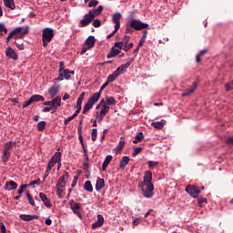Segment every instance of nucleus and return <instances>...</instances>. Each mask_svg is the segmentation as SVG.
Here are the masks:
<instances>
[{
    "label": "nucleus",
    "instance_id": "1",
    "mask_svg": "<svg viewBox=\"0 0 233 233\" xmlns=\"http://www.w3.org/2000/svg\"><path fill=\"white\" fill-rule=\"evenodd\" d=\"M104 7L99 5L97 8L90 9L89 13L84 15V19L80 21L81 26L85 27L92 23L96 16L101 15Z\"/></svg>",
    "mask_w": 233,
    "mask_h": 233
},
{
    "label": "nucleus",
    "instance_id": "2",
    "mask_svg": "<svg viewBox=\"0 0 233 233\" xmlns=\"http://www.w3.org/2000/svg\"><path fill=\"white\" fill-rule=\"evenodd\" d=\"M69 175L67 171H65L63 176L59 177L56 183V194L58 198H62V194L66 190V182L68 181Z\"/></svg>",
    "mask_w": 233,
    "mask_h": 233
},
{
    "label": "nucleus",
    "instance_id": "3",
    "mask_svg": "<svg viewBox=\"0 0 233 233\" xmlns=\"http://www.w3.org/2000/svg\"><path fill=\"white\" fill-rule=\"evenodd\" d=\"M204 189V187L201 186V187H198L195 185H187L186 187V193H187L189 196L193 198H198V195L201 193V190Z\"/></svg>",
    "mask_w": 233,
    "mask_h": 233
},
{
    "label": "nucleus",
    "instance_id": "4",
    "mask_svg": "<svg viewBox=\"0 0 233 233\" xmlns=\"http://www.w3.org/2000/svg\"><path fill=\"white\" fill-rule=\"evenodd\" d=\"M138 187L143 191V196L149 198L153 197L154 185L153 184H139Z\"/></svg>",
    "mask_w": 233,
    "mask_h": 233
},
{
    "label": "nucleus",
    "instance_id": "5",
    "mask_svg": "<svg viewBox=\"0 0 233 233\" xmlns=\"http://www.w3.org/2000/svg\"><path fill=\"white\" fill-rule=\"evenodd\" d=\"M69 205H70L71 210L74 212V214L77 218H82L83 215L81 213V210H82L81 204L80 203H76L74 199H70L69 200Z\"/></svg>",
    "mask_w": 233,
    "mask_h": 233
},
{
    "label": "nucleus",
    "instance_id": "6",
    "mask_svg": "<svg viewBox=\"0 0 233 233\" xmlns=\"http://www.w3.org/2000/svg\"><path fill=\"white\" fill-rule=\"evenodd\" d=\"M128 24L130 25L131 27L134 28L135 31H141V30H144L145 28L148 27V24L143 23V22H141L139 20H136V19L130 20L128 22Z\"/></svg>",
    "mask_w": 233,
    "mask_h": 233
},
{
    "label": "nucleus",
    "instance_id": "7",
    "mask_svg": "<svg viewBox=\"0 0 233 233\" xmlns=\"http://www.w3.org/2000/svg\"><path fill=\"white\" fill-rule=\"evenodd\" d=\"M60 161H61V152H56V153L51 157V159L49 160L46 168H47L49 171H51L52 168H53L54 167H56L57 163H60Z\"/></svg>",
    "mask_w": 233,
    "mask_h": 233
},
{
    "label": "nucleus",
    "instance_id": "8",
    "mask_svg": "<svg viewBox=\"0 0 233 233\" xmlns=\"http://www.w3.org/2000/svg\"><path fill=\"white\" fill-rule=\"evenodd\" d=\"M134 61H135V58H134V57L129 58V59L127 60V64L118 66V67L116 69V71H115V73H116V75L117 76V77H118L119 76L123 75V73H124L127 68H129V67L131 66V64H132Z\"/></svg>",
    "mask_w": 233,
    "mask_h": 233
},
{
    "label": "nucleus",
    "instance_id": "9",
    "mask_svg": "<svg viewBox=\"0 0 233 233\" xmlns=\"http://www.w3.org/2000/svg\"><path fill=\"white\" fill-rule=\"evenodd\" d=\"M45 101V97L41 95H33L30 98L25 101L23 105V107L25 108L32 105L34 102Z\"/></svg>",
    "mask_w": 233,
    "mask_h": 233
},
{
    "label": "nucleus",
    "instance_id": "10",
    "mask_svg": "<svg viewBox=\"0 0 233 233\" xmlns=\"http://www.w3.org/2000/svg\"><path fill=\"white\" fill-rule=\"evenodd\" d=\"M54 29L46 27L43 30L42 40L51 42L54 38Z\"/></svg>",
    "mask_w": 233,
    "mask_h": 233
},
{
    "label": "nucleus",
    "instance_id": "11",
    "mask_svg": "<svg viewBox=\"0 0 233 233\" xmlns=\"http://www.w3.org/2000/svg\"><path fill=\"white\" fill-rule=\"evenodd\" d=\"M60 89L61 86L58 85V83H55L54 86H51V87L48 89V94L50 95L51 98L56 97Z\"/></svg>",
    "mask_w": 233,
    "mask_h": 233
},
{
    "label": "nucleus",
    "instance_id": "12",
    "mask_svg": "<svg viewBox=\"0 0 233 233\" xmlns=\"http://www.w3.org/2000/svg\"><path fill=\"white\" fill-rule=\"evenodd\" d=\"M130 39H131V36L124 35L123 40L121 42L115 43V47L123 49V47H125L127 45H128Z\"/></svg>",
    "mask_w": 233,
    "mask_h": 233
},
{
    "label": "nucleus",
    "instance_id": "13",
    "mask_svg": "<svg viewBox=\"0 0 233 233\" xmlns=\"http://www.w3.org/2000/svg\"><path fill=\"white\" fill-rule=\"evenodd\" d=\"M19 218L25 222L33 221L34 219H38V215H28V214H20Z\"/></svg>",
    "mask_w": 233,
    "mask_h": 233
},
{
    "label": "nucleus",
    "instance_id": "14",
    "mask_svg": "<svg viewBox=\"0 0 233 233\" xmlns=\"http://www.w3.org/2000/svg\"><path fill=\"white\" fill-rule=\"evenodd\" d=\"M120 18H121V14L120 13H116L113 15V23L115 24V29L116 31L119 30L120 27Z\"/></svg>",
    "mask_w": 233,
    "mask_h": 233
},
{
    "label": "nucleus",
    "instance_id": "15",
    "mask_svg": "<svg viewBox=\"0 0 233 233\" xmlns=\"http://www.w3.org/2000/svg\"><path fill=\"white\" fill-rule=\"evenodd\" d=\"M197 87H198V83L197 82H193V86L186 89L185 92L182 93L181 96L182 97L190 96V95L195 92Z\"/></svg>",
    "mask_w": 233,
    "mask_h": 233
},
{
    "label": "nucleus",
    "instance_id": "16",
    "mask_svg": "<svg viewBox=\"0 0 233 233\" xmlns=\"http://www.w3.org/2000/svg\"><path fill=\"white\" fill-rule=\"evenodd\" d=\"M120 48L115 47L114 46L110 49V53H108V55L106 56L107 59H112V57H116V56H118L121 53Z\"/></svg>",
    "mask_w": 233,
    "mask_h": 233
},
{
    "label": "nucleus",
    "instance_id": "17",
    "mask_svg": "<svg viewBox=\"0 0 233 233\" xmlns=\"http://www.w3.org/2000/svg\"><path fill=\"white\" fill-rule=\"evenodd\" d=\"M143 185H152V171L147 170L144 176Z\"/></svg>",
    "mask_w": 233,
    "mask_h": 233
},
{
    "label": "nucleus",
    "instance_id": "18",
    "mask_svg": "<svg viewBox=\"0 0 233 233\" xmlns=\"http://www.w3.org/2000/svg\"><path fill=\"white\" fill-rule=\"evenodd\" d=\"M5 56H9L11 59L15 61L18 59V56L16 55L15 51L11 47H7L5 49Z\"/></svg>",
    "mask_w": 233,
    "mask_h": 233
},
{
    "label": "nucleus",
    "instance_id": "19",
    "mask_svg": "<svg viewBox=\"0 0 233 233\" xmlns=\"http://www.w3.org/2000/svg\"><path fill=\"white\" fill-rule=\"evenodd\" d=\"M97 220L96 222H94V224H92V228L93 229H96V228H98L99 227H101L104 222H105V219H104V217H102L101 214H98L97 217H96Z\"/></svg>",
    "mask_w": 233,
    "mask_h": 233
},
{
    "label": "nucleus",
    "instance_id": "20",
    "mask_svg": "<svg viewBox=\"0 0 233 233\" xmlns=\"http://www.w3.org/2000/svg\"><path fill=\"white\" fill-rule=\"evenodd\" d=\"M96 43V38L94 35H89L86 40L85 41V46H87L88 49L94 47Z\"/></svg>",
    "mask_w": 233,
    "mask_h": 233
},
{
    "label": "nucleus",
    "instance_id": "21",
    "mask_svg": "<svg viewBox=\"0 0 233 233\" xmlns=\"http://www.w3.org/2000/svg\"><path fill=\"white\" fill-rule=\"evenodd\" d=\"M129 161H130V158L128 156H123L122 159L120 160V163H119V167L122 170H124L127 167V166L128 165Z\"/></svg>",
    "mask_w": 233,
    "mask_h": 233
},
{
    "label": "nucleus",
    "instance_id": "22",
    "mask_svg": "<svg viewBox=\"0 0 233 233\" xmlns=\"http://www.w3.org/2000/svg\"><path fill=\"white\" fill-rule=\"evenodd\" d=\"M39 198L40 199L44 202L45 206L46 208H52V203L50 202V200L48 199V198L45 195V193L40 192L39 193Z\"/></svg>",
    "mask_w": 233,
    "mask_h": 233
},
{
    "label": "nucleus",
    "instance_id": "23",
    "mask_svg": "<svg viewBox=\"0 0 233 233\" xmlns=\"http://www.w3.org/2000/svg\"><path fill=\"white\" fill-rule=\"evenodd\" d=\"M29 33L28 27H21V31L15 35V39H22L24 38L25 35Z\"/></svg>",
    "mask_w": 233,
    "mask_h": 233
},
{
    "label": "nucleus",
    "instance_id": "24",
    "mask_svg": "<svg viewBox=\"0 0 233 233\" xmlns=\"http://www.w3.org/2000/svg\"><path fill=\"white\" fill-rule=\"evenodd\" d=\"M112 159H113V156L111 155H107L106 157L104 162L102 163V171H106V167L111 163Z\"/></svg>",
    "mask_w": 233,
    "mask_h": 233
},
{
    "label": "nucleus",
    "instance_id": "25",
    "mask_svg": "<svg viewBox=\"0 0 233 233\" xmlns=\"http://www.w3.org/2000/svg\"><path fill=\"white\" fill-rule=\"evenodd\" d=\"M101 98V91L93 94L88 100L90 101V103L94 106L95 103H96L99 99Z\"/></svg>",
    "mask_w": 233,
    "mask_h": 233
},
{
    "label": "nucleus",
    "instance_id": "26",
    "mask_svg": "<svg viewBox=\"0 0 233 233\" xmlns=\"http://www.w3.org/2000/svg\"><path fill=\"white\" fill-rule=\"evenodd\" d=\"M3 2L6 8L11 9V10L16 9L15 0H3Z\"/></svg>",
    "mask_w": 233,
    "mask_h": 233
},
{
    "label": "nucleus",
    "instance_id": "27",
    "mask_svg": "<svg viewBox=\"0 0 233 233\" xmlns=\"http://www.w3.org/2000/svg\"><path fill=\"white\" fill-rule=\"evenodd\" d=\"M106 186L104 178L97 177L96 184V189L98 192V190H101Z\"/></svg>",
    "mask_w": 233,
    "mask_h": 233
},
{
    "label": "nucleus",
    "instance_id": "28",
    "mask_svg": "<svg viewBox=\"0 0 233 233\" xmlns=\"http://www.w3.org/2000/svg\"><path fill=\"white\" fill-rule=\"evenodd\" d=\"M61 106V96H57L52 100V107L58 108Z\"/></svg>",
    "mask_w": 233,
    "mask_h": 233
},
{
    "label": "nucleus",
    "instance_id": "29",
    "mask_svg": "<svg viewBox=\"0 0 233 233\" xmlns=\"http://www.w3.org/2000/svg\"><path fill=\"white\" fill-rule=\"evenodd\" d=\"M86 92H83L76 100V108H82V102L85 99Z\"/></svg>",
    "mask_w": 233,
    "mask_h": 233
},
{
    "label": "nucleus",
    "instance_id": "30",
    "mask_svg": "<svg viewBox=\"0 0 233 233\" xmlns=\"http://www.w3.org/2000/svg\"><path fill=\"white\" fill-rule=\"evenodd\" d=\"M84 189L86 192H89V193H93L94 192V187H93V185H92V183L90 181H86L85 182Z\"/></svg>",
    "mask_w": 233,
    "mask_h": 233
},
{
    "label": "nucleus",
    "instance_id": "31",
    "mask_svg": "<svg viewBox=\"0 0 233 233\" xmlns=\"http://www.w3.org/2000/svg\"><path fill=\"white\" fill-rule=\"evenodd\" d=\"M5 187L8 189V190H15L17 188V184L16 182L15 181H9V182H6L5 183Z\"/></svg>",
    "mask_w": 233,
    "mask_h": 233
},
{
    "label": "nucleus",
    "instance_id": "32",
    "mask_svg": "<svg viewBox=\"0 0 233 233\" xmlns=\"http://www.w3.org/2000/svg\"><path fill=\"white\" fill-rule=\"evenodd\" d=\"M20 32H22V27H16L13 31H11L7 36L9 39H12V38L15 37V35Z\"/></svg>",
    "mask_w": 233,
    "mask_h": 233
},
{
    "label": "nucleus",
    "instance_id": "33",
    "mask_svg": "<svg viewBox=\"0 0 233 233\" xmlns=\"http://www.w3.org/2000/svg\"><path fill=\"white\" fill-rule=\"evenodd\" d=\"M143 138H144L143 132H138V133L136 135V137H135V138H134V140H133V143H134V144H137V143H139V142H142Z\"/></svg>",
    "mask_w": 233,
    "mask_h": 233
},
{
    "label": "nucleus",
    "instance_id": "34",
    "mask_svg": "<svg viewBox=\"0 0 233 233\" xmlns=\"http://www.w3.org/2000/svg\"><path fill=\"white\" fill-rule=\"evenodd\" d=\"M63 73V76H64V78L68 80L71 78L72 76L75 75V72L74 71H70L68 69H66Z\"/></svg>",
    "mask_w": 233,
    "mask_h": 233
},
{
    "label": "nucleus",
    "instance_id": "35",
    "mask_svg": "<svg viewBox=\"0 0 233 233\" xmlns=\"http://www.w3.org/2000/svg\"><path fill=\"white\" fill-rule=\"evenodd\" d=\"M208 53V49H203L198 52V55L196 56V62L200 63L201 62V57L205 56Z\"/></svg>",
    "mask_w": 233,
    "mask_h": 233
},
{
    "label": "nucleus",
    "instance_id": "36",
    "mask_svg": "<svg viewBox=\"0 0 233 233\" xmlns=\"http://www.w3.org/2000/svg\"><path fill=\"white\" fill-rule=\"evenodd\" d=\"M82 126H78L77 127V132H78V140L80 142V144L82 145V147H84V138L82 137Z\"/></svg>",
    "mask_w": 233,
    "mask_h": 233
},
{
    "label": "nucleus",
    "instance_id": "37",
    "mask_svg": "<svg viewBox=\"0 0 233 233\" xmlns=\"http://www.w3.org/2000/svg\"><path fill=\"white\" fill-rule=\"evenodd\" d=\"M94 105L91 103V101L88 99L87 103L84 106L83 114H86L88 110H90Z\"/></svg>",
    "mask_w": 233,
    "mask_h": 233
},
{
    "label": "nucleus",
    "instance_id": "38",
    "mask_svg": "<svg viewBox=\"0 0 233 233\" xmlns=\"http://www.w3.org/2000/svg\"><path fill=\"white\" fill-rule=\"evenodd\" d=\"M11 153L3 151V155L1 157L3 163H7V161L10 159Z\"/></svg>",
    "mask_w": 233,
    "mask_h": 233
},
{
    "label": "nucleus",
    "instance_id": "39",
    "mask_svg": "<svg viewBox=\"0 0 233 233\" xmlns=\"http://www.w3.org/2000/svg\"><path fill=\"white\" fill-rule=\"evenodd\" d=\"M151 125L157 129H162L165 127V123L163 122H153Z\"/></svg>",
    "mask_w": 233,
    "mask_h": 233
},
{
    "label": "nucleus",
    "instance_id": "40",
    "mask_svg": "<svg viewBox=\"0 0 233 233\" xmlns=\"http://www.w3.org/2000/svg\"><path fill=\"white\" fill-rule=\"evenodd\" d=\"M12 147H13L12 141L5 142V148L3 149V151L10 153V149L12 148Z\"/></svg>",
    "mask_w": 233,
    "mask_h": 233
},
{
    "label": "nucleus",
    "instance_id": "41",
    "mask_svg": "<svg viewBox=\"0 0 233 233\" xmlns=\"http://www.w3.org/2000/svg\"><path fill=\"white\" fill-rule=\"evenodd\" d=\"M116 78H117V76L116 75V71H115L113 74H111V75L108 76L106 82H107L108 84L114 83Z\"/></svg>",
    "mask_w": 233,
    "mask_h": 233
},
{
    "label": "nucleus",
    "instance_id": "42",
    "mask_svg": "<svg viewBox=\"0 0 233 233\" xmlns=\"http://www.w3.org/2000/svg\"><path fill=\"white\" fill-rule=\"evenodd\" d=\"M27 200L29 201V203L31 204L32 207H35V199L33 198V197L30 195V192H26L25 193Z\"/></svg>",
    "mask_w": 233,
    "mask_h": 233
},
{
    "label": "nucleus",
    "instance_id": "43",
    "mask_svg": "<svg viewBox=\"0 0 233 233\" xmlns=\"http://www.w3.org/2000/svg\"><path fill=\"white\" fill-rule=\"evenodd\" d=\"M109 109H110L109 106H105L102 108L101 112H100L101 117L106 116V114L108 113Z\"/></svg>",
    "mask_w": 233,
    "mask_h": 233
},
{
    "label": "nucleus",
    "instance_id": "44",
    "mask_svg": "<svg viewBox=\"0 0 233 233\" xmlns=\"http://www.w3.org/2000/svg\"><path fill=\"white\" fill-rule=\"evenodd\" d=\"M46 123L44 120H42L37 124V129L39 131H43L46 128Z\"/></svg>",
    "mask_w": 233,
    "mask_h": 233
},
{
    "label": "nucleus",
    "instance_id": "45",
    "mask_svg": "<svg viewBox=\"0 0 233 233\" xmlns=\"http://www.w3.org/2000/svg\"><path fill=\"white\" fill-rule=\"evenodd\" d=\"M106 105L108 106H114L116 105V99L114 96H109L106 98Z\"/></svg>",
    "mask_w": 233,
    "mask_h": 233
},
{
    "label": "nucleus",
    "instance_id": "46",
    "mask_svg": "<svg viewBox=\"0 0 233 233\" xmlns=\"http://www.w3.org/2000/svg\"><path fill=\"white\" fill-rule=\"evenodd\" d=\"M97 138V129L95 127L94 129H92L91 132V139L93 142H95Z\"/></svg>",
    "mask_w": 233,
    "mask_h": 233
},
{
    "label": "nucleus",
    "instance_id": "47",
    "mask_svg": "<svg viewBox=\"0 0 233 233\" xmlns=\"http://www.w3.org/2000/svg\"><path fill=\"white\" fill-rule=\"evenodd\" d=\"M29 187L28 184L21 185L20 187L18 188V194L19 196H22L24 191Z\"/></svg>",
    "mask_w": 233,
    "mask_h": 233
},
{
    "label": "nucleus",
    "instance_id": "48",
    "mask_svg": "<svg viewBox=\"0 0 233 233\" xmlns=\"http://www.w3.org/2000/svg\"><path fill=\"white\" fill-rule=\"evenodd\" d=\"M147 31H144L143 35H142V38L141 40L139 41V46H144V43L146 41V38H147Z\"/></svg>",
    "mask_w": 233,
    "mask_h": 233
},
{
    "label": "nucleus",
    "instance_id": "49",
    "mask_svg": "<svg viewBox=\"0 0 233 233\" xmlns=\"http://www.w3.org/2000/svg\"><path fill=\"white\" fill-rule=\"evenodd\" d=\"M226 91H232L233 90V80L228 83H226Z\"/></svg>",
    "mask_w": 233,
    "mask_h": 233
},
{
    "label": "nucleus",
    "instance_id": "50",
    "mask_svg": "<svg viewBox=\"0 0 233 233\" xmlns=\"http://www.w3.org/2000/svg\"><path fill=\"white\" fill-rule=\"evenodd\" d=\"M198 207H202V204L203 203H207L208 202V199L206 198H203V197H199L198 198Z\"/></svg>",
    "mask_w": 233,
    "mask_h": 233
},
{
    "label": "nucleus",
    "instance_id": "51",
    "mask_svg": "<svg viewBox=\"0 0 233 233\" xmlns=\"http://www.w3.org/2000/svg\"><path fill=\"white\" fill-rule=\"evenodd\" d=\"M134 46L133 43H129L127 45H126L122 49L124 50V52H128L129 49H132V47Z\"/></svg>",
    "mask_w": 233,
    "mask_h": 233
},
{
    "label": "nucleus",
    "instance_id": "52",
    "mask_svg": "<svg viewBox=\"0 0 233 233\" xmlns=\"http://www.w3.org/2000/svg\"><path fill=\"white\" fill-rule=\"evenodd\" d=\"M64 74H63V72H59L58 71V76H57V78H55V80L56 81H57V82H62V80H64Z\"/></svg>",
    "mask_w": 233,
    "mask_h": 233
},
{
    "label": "nucleus",
    "instance_id": "53",
    "mask_svg": "<svg viewBox=\"0 0 233 233\" xmlns=\"http://www.w3.org/2000/svg\"><path fill=\"white\" fill-rule=\"evenodd\" d=\"M142 150H143V148L140 147H136L134 153L132 154V156H133V157L138 156V154H139L140 152H142Z\"/></svg>",
    "mask_w": 233,
    "mask_h": 233
},
{
    "label": "nucleus",
    "instance_id": "54",
    "mask_svg": "<svg viewBox=\"0 0 233 233\" xmlns=\"http://www.w3.org/2000/svg\"><path fill=\"white\" fill-rule=\"evenodd\" d=\"M99 4V2L97 0H91L89 1V8H92L93 6H96Z\"/></svg>",
    "mask_w": 233,
    "mask_h": 233
},
{
    "label": "nucleus",
    "instance_id": "55",
    "mask_svg": "<svg viewBox=\"0 0 233 233\" xmlns=\"http://www.w3.org/2000/svg\"><path fill=\"white\" fill-rule=\"evenodd\" d=\"M40 182H41L40 178H37V179L35 180V181H31V182L28 184V187H32V186H35V185L39 186V185H40Z\"/></svg>",
    "mask_w": 233,
    "mask_h": 233
},
{
    "label": "nucleus",
    "instance_id": "56",
    "mask_svg": "<svg viewBox=\"0 0 233 233\" xmlns=\"http://www.w3.org/2000/svg\"><path fill=\"white\" fill-rule=\"evenodd\" d=\"M147 164H148V167H157V166L158 165V162H157V161L149 160V161L147 162Z\"/></svg>",
    "mask_w": 233,
    "mask_h": 233
},
{
    "label": "nucleus",
    "instance_id": "57",
    "mask_svg": "<svg viewBox=\"0 0 233 233\" xmlns=\"http://www.w3.org/2000/svg\"><path fill=\"white\" fill-rule=\"evenodd\" d=\"M92 25L95 26V27H99V26H101V20L96 19V20L93 22Z\"/></svg>",
    "mask_w": 233,
    "mask_h": 233
},
{
    "label": "nucleus",
    "instance_id": "58",
    "mask_svg": "<svg viewBox=\"0 0 233 233\" xmlns=\"http://www.w3.org/2000/svg\"><path fill=\"white\" fill-rule=\"evenodd\" d=\"M134 32L133 27L131 26V24H129V25H127V29H126V34H130L132 35Z\"/></svg>",
    "mask_w": 233,
    "mask_h": 233
},
{
    "label": "nucleus",
    "instance_id": "59",
    "mask_svg": "<svg viewBox=\"0 0 233 233\" xmlns=\"http://www.w3.org/2000/svg\"><path fill=\"white\" fill-rule=\"evenodd\" d=\"M0 231H1V233H6V228L4 224V222H0Z\"/></svg>",
    "mask_w": 233,
    "mask_h": 233
},
{
    "label": "nucleus",
    "instance_id": "60",
    "mask_svg": "<svg viewBox=\"0 0 233 233\" xmlns=\"http://www.w3.org/2000/svg\"><path fill=\"white\" fill-rule=\"evenodd\" d=\"M77 181H78V177H77V176H75V177L73 178V182H72V184H71V187H72V188H74V187H76Z\"/></svg>",
    "mask_w": 233,
    "mask_h": 233
},
{
    "label": "nucleus",
    "instance_id": "61",
    "mask_svg": "<svg viewBox=\"0 0 233 233\" xmlns=\"http://www.w3.org/2000/svg\"><path fill=\"white\" fill-rule=\"evenodd\" d=\"M66 69H65V63L64 62H60L59 63V70L58 72H64Z\"/></svg>",
    "mask_w": 233,
    "mask_h": 233
},
{
    "label": "nucleus",
    "instance_id": "62",
    "mask_svg": "<svg viewBox=\"0 0 233 233\" xmlns=\"http://www.w3.org/2000/svg\"><path fill=\"white\" fill-rule=\"evenodd\" d=\"M126 145L125 140H123V138H121V140L119 141V150H122L124 148V146Z\"/></svg>",
    "mask_w": 233,
    "mask_h": 233
},
{
    "label": "nucleus",
    "instance_id": "63",
    "mask_svg": "<svg viewBox=\"0 0 233 233\" xmlns=\"http://www.w3.org/2000/svg\"><path fill=\"white\" fill-rule=\"evenodd\" d=\"M226 144H227V145H233V137H228V138L226 139Z\"/></svg>",
    "mask_w": 233,
    "mask_h": 233
},
{
    "label": "nucleus",
    "instance_id": "64",
    "mask_svg": "<svg viewBox=\"0 0 233 233\" xmlns=\"http://www.w3.org/2000/svg\"><path fill=\"white\" fill-rule=\"evenodd\" d=\"M15 45L20 50H24L25 49V46L23 44H17L16 42H15Z\"/></svg>",
    "mask_w": 233,
    "mask_h": 233
}]
</instances>
